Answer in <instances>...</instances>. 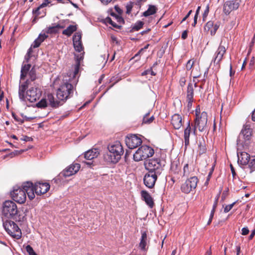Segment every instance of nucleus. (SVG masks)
<instances>
[{"label":"nucleus","mask_w":255,"mask_h":255,"mask_svg":"<svg viewBox=\"0 0 255 255\" xmlns=\"http://www.w3.org/2000/svg\"><path fill=\"white\" fill-rule=\"evenodd\" d=\"M238 163L242 165H247L249 160L251 158L250 155L246 152L238 153Z\"/></svg>","instance_id":"5701e85b"},{"label":"nucleus","mask_w":255,"mask_h":255,"mask_svg":"<svg viewBox=\"0 0 255 255\" xmlns=\"http://www.w3.org/2000/svg\"><path fill=\"white\" fill-rule=\"evenodd\" d=\"M192 12V11L191 10H190L188 12L187 14L185 16V17L182 19V21H185L189 16V15L191 14Z\"/></svg>","instance_id":"5fc2aeb1"},{"label":"nucleus","mask_w":255,"mask_h":255,"mask_svg":"<svg viewBox=\"0 0 255 255\" xmlns=\"http://www.w3.org/2000/svg\"><path fill=\"white\" fill-rule=\"evenodd\" d=\"M74 48L76 51L80 52L83 50V47L81 42L73 43Z\"/></svg>","instance_id":"e433bc0d"},{"label":"nucleus","mask_w":255,"mask_h":255,"mask_svg":"<svg viewBox=\"0 0 255 255\" xmlns=\"http://www.w3.org/2000/svg\"><path fill=\"white\" fill-rule=\"evenodd\" d=\"M206 147L205 145L202 144L201 142H200L199 144V152L200 154H203L206 151Z\"/></svg>","instance_id":"c03bdc74"},{"label":"nucleus","mask_w":255,"mask_h":255,"mask_svg":"<svg viewBox=\"0 0 255 255\" xmlns=\"http://www.w3.org/2000/svg\"><path fill=\"white\" fill-rule=\"evenodd\" d=\"M189 167L188 164H186L183 167V175L188 176L190 174Z\"/></svg>","instance_id":"37998d69"},{"label":"nucleus","mask_w":255,"mask_h":255,"mask_svg":"<svg viewBox=\"0 0 255 255\" xmlns=\"http://www.w3.org/2000/svg\"><path fill=\"white\" fill-rule=\"evenodd\" d=\"M145 169L151 173L160 175L163 167L159 159H151L144 163Z\"/></svg>","instance_id":"9d476101"},{"label":"nucleus","mask_w":255,"mask_h":255,"mask_svg":"<svg viewBox=\"0 0 255 255\" xmlns=\"http://www.w3.org/2000/svg\"><path fill=\"white\" fill-rule=\"evenodd\" d=\"M153 149L147 145H142L138 148L133 154V159L135 161H139L151 157L154 154Z\"/></svg>","instance_id":"0eeeda50"},{"label":"nucleus","mask_w":255,"mask_h":255,"mask_svg":"<svg viewBox=\"0 0 255 255\" xmlns=\"http://www.w3.org/2000/svg\"><path fill=\"white\" fill-rule=\"evenodd\" d=\"M25 250L29 255H37L32 248L30 245L25 246Z\"/></svg>","instance_id":"79ce46f5"},{"label":"nucleus","mask_w":255,"mask_h":255,"mask_svg":"<svg viewBox=\"0 0 255 255\" xmlns=\"http://www.w3.org/2000/svg\"><path fill=\"white\" fill-rule=\"evenodd\" d=\"M99 154V150L97 148H93L86 151L85 153L84 157L86 159L91 160L97 157Z\"/></svg>","instance_id":"b1692460"},{"label":"nucleus","mask_w":255,"mask_h":255,"mask_svg":"<svg viewBox=\"0 0 255 255\" xmlns=\"http://www.w3.org/2000/svg\"><path fill=\"white\" fill-rule=\"evenodd\" d=\"M143 25V22L141 21H138L133 26L132 29L133 31H138L142 27Z\"/></svg>","instance_id":"c9c22d12"},{"label":"nucleus","mask_w":255,"mask_h":255,"mask_svg":"<svg viewBox=\"0 0 255 255\" xmlns=\"http://www.w3.org/2000/svg\"><path fill=\"white\" fill-rule=\"evenodd\" d=\"M209 11V6H207L205 10L204 13L203 14V20H205V19H206V18L207 17V16L208 14Z\"/></svg>","instance_id":"de8ad7c7"},{"label":"nucleus","mask_w":255,"mask_h":255,"mask_svg":"<svg viewBox=\"0 0 255 255\" xmlns=\"http://www.w3.org/2000/svg\"><path fill=\"white\" fill-rule=\"evenodd\" d=\"M194 64V61H193L192 60H189L187 63V64H186V69L187 70H190L191 69V68H192L193 67V65Z\"/></svg>","instance_id":"49530a36"},{"label":"nucleus","mask_w":255,"mask_h":255,"mask_svg":"<svg viewBox=\"0 0 255 255\" xmlns=\"http://www.w3.org/2000/svg\"><path fill=\"white\" fill-rule=\"evenodd\" d=\"M185 79L184 78H182L180 80V84L181 86H183L185 84Z\"/></svg>","instance_id":"603ef678"},{"label":"nucleus","mask_w":255,"mask_h":255,"mask_svg":"<svg viewBox=\"0 0 255 255\" xmlns=\"http://www.w3.org/2000/svg\"><path fill=\"white\" fill-rule=\"evenodd\" d=\"M64 26L61 25L60 23L53 24L51 26H49L45 30V32L49 34H55L58 32L60 29L63 28Z\"/></svg>","instance_id":"393cba45"},{"label":"nucleus","mask_w":255,"mask_h":255,"mask_svg":"<svg viewBox=\"0 0 255 255\" xmlns=\"http://www.w3.org/2000/svg\"><path fill=\"white\" fill-rule=\"evenodd\" d=\"M252 133V129L249 125H244L240 132L237 142V144H243L246 141L250 140Z\"/></svg>","instance_id":"f8f14e48"},{"label":"nucleus","mask_w":255,"mask_h":255,"mask_svg":"<svg viewBox=\"0 0 255 255\" xmlns=\"http://www.w3.org/2000/svg\"><path fill=\"white\" fill-rule=\"evenodd\" d=\"M191 133V128L190 125V122H188V125L186 128L184 129V138L185 140V144L187 145L189 143V137Z\"/></svg>","instance_id":"bb28decb"},{"label":"nucleus","mask_w":255,"mask_h":255,"mask_svg":"<svg viewBox=\"0 0 255 255\" xmlns=\"http://www.w3.org/2000/svg\"><path fill=\"white\" fill-rule=\"evenodd\" d=\"M33 192L37 195H41L46 193L50 188V185L48 183L37 182L34 186L32 184Z\"/></svg>","instance_id":"a211bd4d"},{"label":"nucleus","mask_w":255,"mask_h":255,"mask_svg":"<svg viewBox=\"0 0 255 255\" xmlns=\"http://www.w3.org/2000/svg\"><path fill=\"white\" fill-rule=\"evenodd\" d=\"M215 212V210H212L211 213H210V218L213 219Z\"/></svg>","instance_id":"680f3d73"},{"label":"nucleus","mask_w":255,"mask_h":255,"mask_svg":"<svg viewBox=\"0 0 255 255\" xmlns=\"http://www.w3.org/2000/svg\"><path fill=\"white\" fill-rule=\"evenodd\" d=\"M194 90L192 84H189L187 88V99H193Z\"/></svg>","instance_id":"473e14b6"},{"label":"nucleus","mask_w":255,"mask_h":255,"mask_svg":"<svg viewBox=\"0 0 255 255\" xmlns=\"http://www.w3.org/2000/svg\"><path fill=\"white\" fill-rule=\"evenodd\" d=\"M219 25L218 23L214 24L213 21H208L204 27L206 31H209L211 35H214L217 29L219 28Z\"/></svg>","instance_id":"aec40b11"},{"label":"nucleus","mask_w":255,"mask_h":255,"mask_svg":"<svg viewBox=\"0 0 255 255\" xmlns=\"http://www.w3.org/2000/svg\"><path fill=\"white\" fill-rule=\"evenodd\" d=\"M32 47H31L28 50L27 53L25 56L24 61H23V64H27L28 62L29 59L30 57V54L32 52Z\"/></svg>","instance_id":"58836bf2"},{"label":"nucleus","mask_w":255,"mask_h":255,"mask_svg":"<svg viewBox=\"0 0 255 255\" xmlns=\"http://www.w3.org/2000/svg\"><path fill=\"white\" fill-rule=\"evenodd\" d=\"M252 118V120L255 121V110L253 112Z\"/></svg>","instance_id":"69168bd1"},{"label":"nucleus","mask_w":255,"mask_h":255,"mask_svg":"<svg viewBox=\"0 0 255 255\" xmlns=\"http://www.w3.org/2000/svg\"><path fill=\"white\" fill-rule=\"evenodd\" d=\"M48 37V35H46L45 33L42 34L40 33L38 36V37L35 40L33 44L31 45V47L37 48L39 47L41 43L44 41V40Z\"/></svg>","instance_id":"cd10ccee"},{"label":"nucleus","mask_w":255,"mask_h":255,"mask_svg":"<svg viewBox=\"0 0 255 255\" xmlns=\"http://www.w3.org/2000/svg\"><path fill=\"white\" fill-rule=\"evenodd\" d=\"M125 141L127 146L130 149L135 148L142 143L141 139L135 134L128 135Z\"/></svg>","instance_id":"dca6fc26"},{"label":"nucleus","mask_w":255,"mask_h":255,"mask_svg":"<svg viewBox=\"0 0 255 255\" xmlns=\"http://www.w3.org/2000/svg\"><path fill=\"white\" fill-rule=\"evenodd\" d=\"M235 204H236V202H234V203H233L231 204L227 205L224 208V212L225 213H228V212H229L233 208V206H234V205Z\"/></svg>","instance_id":"a18cd8bd"},{"label":"nucleus","mask_w":255,"mask_h":255,"mask_svg":"<svg viewBox=\"0 0 255 255\" xmlns=\"http://www.w3.org/2000/svg\"><path fill=\"white\" fill-rule=\"evenodd\" d=\"M198 179L196 176H192L187 179L181 186V189L183 192L189 193L197 186Z\"/></svg>","instance_id":"4468645a"},{"label":"nucleus","mask_w":255,"mask_h":255,"mask_svg":"<svg viewBox=\"0 0 255 255\" xmlns=\"http://www.w3.org/2000/svg\"><path fill=\"white\" fill-rule=\"evenodd\" d=\"M193 99H191L189 100V99H187V102L188 103L187 104V107L188 108H191L192 105V102H193Z\"/></svg>","instance_id":"8fccbe9b"},{"label":"nucleus","mask_w":255,"mask_h":255,"mask_svg":"<svg viewBox=\"0 0 255 255\" xmlns=\"http://www.w3.org/2000/svg\"><path fill=\"white\" fill-rule=\"evenodd\" d=\"M143 50V49H140L135 55L133 57V58H136L137 57H138L141 51Z\"/></svg>","instance_id":"0e129e2a"},{"label":"nucleus","mask_w":255,"mask_h":255,"mask_svg":"<svg viewBox=\"0 0 255 255\" xmlns=\"http://www.w3.org/2000/svg\"><path fill=\"white\" fill-rule=\"evenodd\" d=\"M126 13L127 14H129L131 13L132 8L133 7V3L132 2H129L127 4L126 6Z\"/></svg>","instance_id":"a19ab883"},{"label":"nucleus","mask_w":255,"mask_h":255,"mask_svg":"<svg viewBox=\"0 0 255 255\" xmlns=\"http://www.w3.org/2000/svg\"><path fill=\"white\" fill-rule=\"evenodd\" d=\"M226 41L222 40L219 47L215 53L213 59L214 63L216 64L218 68L220 67V62L226 53Z\"/></svg>","instance_id":"ddd939ff"},{"label":"nucleus","mask_w":255,"mask_h":255,"mask_svg":"<svg viewBox=\"0 0 255 255\" xmlns=\"http://www.w3.org/2000/svg\"><path fill=\"white\" fill-rule=\"evenodd\" d=\"M217 202H218V199H217L216 200V201H215L214 203V205L213 206V209L212 210H216V208L217 207Z\"/></svg>","instance_id":"13d9d810"},{"label":"nucleus","mask_w":255,"mask_h":255,"mask_svg":"<svg viewBox=\"0 0 255 255\" xmlns=\"http://www.w3.org/2000/svg\"><path fill=\"white\" fill-rule=\"evenodd\" d=\"M80 168V164L78 163L73 164L61 172L59 175L65 177L70 176L76 173L79 171Z\"/></svg>","instance_id":"6ab92c4d"},{"label":"nucleus","mask_w":255,"mask_h":255,"mask_svg":"<svg viewBox=\"0 0 255 255\" xmlns=\"http://www.w3.org/2000/svg\"><path fill=\"white\" fill-rule=\"evenodd\" d=\"M109 153L107 154L109 161L117 163L124 153L123 147L120 141H116L108 146Z\"/></svg>","instance_id":"20e7f679"},{"label":"nucleus","mask_w":255,"mask_h":255,"mask_svg":"<svg viewBox=\"0 0 255 255\" xmlns=\"http://www.w3.org/2000/svg\"><path fill=\"white\" fill-rule=\"evenodd\" d=\"M112 0H101V2L104 4H107L110 2Z\"/></svg>","instance_id":"4d7b16f0"},{"label":"nucleus","mask_w":255,"mask_h":255,"mask_svg":"<svg viewBox=\"0 0 255 255\" xmlns=\"http://www.w3.org/2000/svg\"><path fill=\"white\" fill-rule=\"evenodd\" d=\"M171 124L175 129H179L182 125L181 116L179 114H174L172 117Z\"/></svg>","instance_id":"4be33fe9"},{"label":"nucleus","mask_w":255,"mask_h":255,"mask_svg":"<svg viewBox=\"0 0 255 255\" xmlns=\"http://www.w3.org/2000/svg\"><path fill=\"white\" fill-rule=\"evenodd\" d=\"M26 194L30 200H32L35 197L32 188V183L31 182L23 183L22 188L14 187L10 195L14 201L22 204L24 203L26 200Z\"/></svg>","instance_id":"f03ea898"},{"label":"nucleus","mask_w":255,"mask_h":255,"mask_svg":"<svg viewBox=\"0 0 255 255\" xmlns=\"http://www.w3.org/2000/svg\"><path fill=\"white\" fill-rule=\"evenodd\" d=\"M84 56V53H80V54L76 55V64L74 66V76H76L78 73L79 71V68L80 65V61L83 59Z\"/></svg>","instance_id":"a878e982"},{"label":"nucleus","mask_w":255,"mask_h":255,"mask_svg":"<svg viewBox=\"0 0 255 255\" xmlns=\"http://www.w3.org/2000/svg\"><path fill=\"white\" fill-rule=\"evenodd\" d=\"M191 75L193 78V82H194V86L196 87L197 82L195 81V79H197V78L199 77L201 75L199 68L198 67H194L191 71Z\"/></svg>","instance_id":"7c9ffc66"},{"label":"nucleus","mask_w":255,"mask_h":255,"mask_svg":"<svg viewBox=\"0 0 255 255\" xmlns=\"http://www.w3.org/2000/svg\"><path fill=\"white\" fill-rule=\"evenodd\" d=\"M60 102L57 100H55L54 96L52 94H48L47 97L41 99L36 104L38 108H44L48 106H50L53 108H56L60 105Z\"/></svg>","instance_id":"9b49d317"},{"label":"nucleus","mask_w":255,"mask_h":255,"mask_svg":"<svg viewBox=\"0 0 255 255\" xmlns=\"http://www.w3.org/2000/svg\"><path fill=\"white\" fill-rule=\"evenodd\" d=\"M81 33L80 32L76 33L73 37V43L81 42Z\"/></svg>","instance_id":"4c0bfd02"},{"label":"nucleus","mask_w":255,"mask_h":255,"mask_svg":"<svg viewBox=\"0 0 255 255\" xmlns=\"http://www.w3.org/2000/svg\"><path fill=\"white\" fill-rule=\"evenodd\" d=\"M206 255H212V252L211 250L207 251Z\"/></svg>","instance_id":"774afa93"},{"label":"nucleus","mask_w":255,"mask_h":255,"mask_svg":"<svg viewBox=\"0 0 255 255\" xmlns=\"http://www.w3.org/2000/svg\"><path fill=\"white\" fill-rule=\"evenodd\" d=\"M159 175L155 174L154 173L148 172L145 174L143 178L144 185L149 188H152L154 187L157 177Z\"/></svg>","instance_id":"f3484780"},{"label":"nucleus","mask_w":255,"mask_h":255,"mask_svg":"<svg viewBox=\"0 0 255 255\" xmlns=\"http://www.w3.org/2000/svg\"><path fill=\"white\" fill-rule=\"evenodd\" d=\"M49 3H50V0H45L35 10V13H37V12L41 8H43L47 6Z\"/></svg>","instance_id":"ea45409f"},{"label":"nucleus","mask_w":255,"mask_h":255,"mask_svg":"<svg viewBox=\"0 0 255 255\" xmlns=\"http://www.w3.org/2000/svg\"><path fill=\"white\" fill-rule=\"evenodd\" d=\"M3 226L6 232L13 238L19 239L21 238V230L13 221L6 220L3 222Z\"/></svg>","instance_id":"6e6552de"},{"label":"nucleus","mask_w":255,"mask_h":255,"mask_svg":"<svg viewBox=\"0 0 255 255\" xmlns=\"http://www.w3.org/2000/svg\"><path fill=\"white\" fill-rule=\"evenodd\" d=\"M108 22L112 25H113V26L116 27V24L114 22H113V21L110 18L109 19Z\"/></svg>","instance_id":"e2e57ef3"},{"label":"nucleus","mask_w":255,"mask_h":255,"mask_svg":"<svg viewBox=\"0 0 255 255\" xmlns=\"http://www.w3.org/2000/svg\"><path fill=\"white\" fill-rule=\"evenodd\" d=\"M255 235V230H254L252 231V233L250 235L249 239L252 240L254 238Z\"/></svg>","instance_id":"6e6d98bb"},{"label":"nucleus","mask_w":255,"mask_h":255,"mask_svg":"<svg viewBox=\"0 0 255 255\" xmlns=\"http://www.w3.org/2000/svg\"><path fill=\"white\" fill-rule=\"evenodd\" d=\"M28 81V84L37 79L36 72L34 67L31 68L30 64H22L20 76V82L22 80Z\"/></svg>","instance_id":"39448f33"},{"label":"nucleus","mask_w":255,"mask_h":255,"mask_svg":"<svg viewBox=\"0 0 255 255\" xmlns=\"http://www.w3.org/2000/svg\"><path fill=\"white\" fill-rule=\"evenodd\" d=\"M197 113L198 112L196 110V118L195 120V128L193 131L194 134L195 133V130L197 129H198L200 132H206L208 130L207 125L208 116L207 113L203 112L200 114H198Z\"/></svg>","instance_id":"423d86ee"},{"label":"nucleus","mask_w":255,"mask_h":255,"mask_svg":"<svg viewBox=\"0 0 255 255\" xmlns=\"http://www.w3.org/2000/svg\"><path fill=\"white\" fill-rule=\"evenodd\" d=\"M230 167H231V170L233 176H234L236 175V172H235V170L232 164L230 165Z\"/></svg>","instance_id":"864d4df0"},{"label":"nucleus","mask_w":255,"mask_h":255,"mask_svg":"<svg viewBox=\"0 0 255 255\" xmlns=\"http://www.w3.org/2000/svg\"><path fill=\"white\" fill-rule=\"evenodd\" d=\"M236 251L237 255H239L241 251V248L239 246H236Z\"/></svg>","instance_id":"bf43d9fd"},{"label":"nucleus","mask_w":255,"mask_h":255,"mask_svg":"<svg viewBox=\"0 0 255 255\" xmlns=\"http://www.w3.org/2000/svg\"><path fill=\"white\" fill-rule=\"evenodd\" d=\"M19 211L16 204L11 200L4 202L2 206V216L7 219L17 221L19 219Z\"/></svg>","instance_id":"7ed1b4c3"},{"label":"nucleus","mask_w":255,"mask_h":255,"mask_svg":"<svg viewBox=\"0 0 255 255\" xmlns=\"http://www.w3.org/2000/svg\"><path fill=\"white\" fill-rule=\"evenodd\" d=\"M241 2V0H231L226 1L223 5V12L229 15L232 11L237 10Z\"/></svg>","instance_id":"2eb2a0df"},{"label":"nucleus","mask_w":255,"mask_h":255,"mask_svg":"<svg viewBox=\"0 0 255 255\" xmlns=\"http://www.w3.org/2000/svg\"><path fill=\"white\" fill-rule=\"evenodd\" d=\"M148 240L147 234L145 232H141V237L139 243V247L141 250H145V247L147 244Z\"/></svg>","instance_id":"c85d7f7f"},{"label":"nucleus","mask_w":255,"mask_h":255,"mask_svg":"<svg viewBox=\"0 0 255 255\" xmlns=\"http://www.w3.org/2000/svg\"><path fill=\"white\" fill-rule=\"evenodd\" d=\"M73 93V87L67 82L62 84L57 91V97L58 101L66 100Z\"/></svg>","instance_id":"1a4fd4ad"},{"label":"nucleus","mask_w":255,"mask_h":255,"mask_svg":"<svg viewBox=\"0 0 255 255\" xmlns=\"http://www.w3.org/2000/svg\"><path fill=\"white\" fill-rule=\"evenodd\" d=\"M149 114V113H147L143 117V121H142V123L143 124H149L151 123H152V121L154 120V118L153 116L150 117L149 118H148Z\"/></svg>","instance_id":"f704fd0d"},{"label":"nucleus","mask_w":255,"mask_h":255,"mask_svg":"<svg viewBox=\"0 0 255 255\" xmlns=\"http://www.w3.org/2000/svg\"><path fill=\"white\" fill-rule=\"evenodd\" d=\"M157 10V9L155 5H149L147 10L143 13L142 15L145 17H147L148 16L153 15L156 12Z\"/></svg>","instance_id":"c756f323"},{"label":"nucleus","mask_w":255,"mask_h":255,"mask_svg":"<svg viewBox=\"0 0 255 255\" xmlns=\"http://www.w3.org/2000/svg\"><path fill=\"white\" fill-rule=\"evenodd\" d=\"M30 83L28 81L19 82L18 96L22 101H29L31 103L36 101L41 96V91L36 86L29 88Z\"/></svg>","instance_id":"f257e3e1"},{"label":"nucleus","mask_w":255,"mask_h":255,"mask_svg":"<svg viewBox=\"0 0 255 255\" xmlns=\"http://www.w3.org/2000/svg\"><path fill=\"white\" fill-rule=\"evenodd\" d=\"M141 196L146 204L152 208L154 206V202L151 195L146 191L142 190L141 191Z\"/></svg>","instance_id":"412c9836"},{"label":"nucleus","mask_w":255,"mask_h":255,"mask_svg":"<svg viewBox=\"0 0 255 255\" xmlns=\"http://www.w3.org/2000/svg\"><path fill=\"white\" fill-rule=\"evenodd\" d=\"M249 233V230L247 227H244L242 230V234L247 235Z\"/></svg>","instance_id":"09e8293b"},{"label":"nucleus","mask_w":255,"mask_h":255,"mask_svg":"<svg viewBox=\"0 0 255 255\" xmlns=\"http://www.w3.org/2000/svg\"><path fill=\"white\" fill-rule=\"evenodd\" d=\"M235 72H233L232 70V65H230V76H232L233 75H234Z\"/></svg>","instance_id":"338daca9"},{"label":"nucleus","mask_w":255,"mask_h":255,"mask_svg":"<svg viewBox=\"0 0 255 255\" xmlns=\"http://www.w3.org/2000/svg\"><path fill=\"white\" fill-rule=\"evenodd\" d=\"M181 37L183 39H185L187 37V31L185 30L183 32Z\"/></svg>","instance_id":"3c124183"},{"label":"nucleus","mask_w":255,"mask_h":255,"mask_svg":"<svg viewBox=\"0 0 255 255\" xmlns=\"http://www.w3.org/2000/svg\"><path fill=\"white\" fill-rule=\"evenodd\" d=\"M254 61H255V58L254 57H252V59L250 61V66H252V65H254Z\"/></svg>","instance_id":"052dcab7"},{"label":"nucleus","mask_w":255,"mask_h":255,"mask_svg":"<svg viewBox=\"0 0 255 255\" xmlns=\"http://www.w3.org/2000/svg\"><path fill=\"white\" fill-rule=\"evenodd\" d=\"M247 165H248V167L250 169V172L252 173L255 170V157H252L250 158L249 160V162H248Z\"/></svg>","instance_id":"72a5a7b5"},{"label":"nucleus","mask_w":255,"mask_h":255,"mask_svg":"<svg viewBox=\"0 0 255 255\" xmlns=\"http://www.w3.org/2000/svg\"><path fill=\"white\" fill-rule=\"evenodd\" d=\"M76 29L77 26L76 25H70L66 29L63 31L62 33L69 36L73 32L75 31Z\"/></svg>","instance_id":"2f4dec72"}]
</instances>
